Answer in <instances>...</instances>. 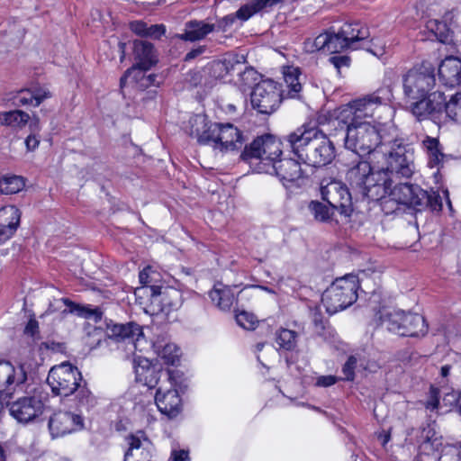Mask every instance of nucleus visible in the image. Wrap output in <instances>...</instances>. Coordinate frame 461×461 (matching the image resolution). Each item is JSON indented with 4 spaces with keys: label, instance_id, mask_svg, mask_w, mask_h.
I'll use <instances>...</instances> for the list:
<instances>
[{
    "label": "nucleus",
    "instance_id": "nucleus-1",
    "mask_svg": "<svg viewBox=\"0 0 461 461\" xmlns=\"http://www.w3.org/2000/svg\"><path fill=\"white\" fill-rule=\"evenodd\" d=\"M393 97L391 86H384L374 93L354 100L342 106L337 118L332 122L346 125L345 147L359 156L371 155L373 159L380 157L382 138L372 118L375 110L389 103Z\"/></svg>",
    "mask_w": 461,
    "mask_h": 461
},
{
    "label": "nucleus",
    "instance_id": "nucleus-2",
    "mask_svg": "<svg viewBox=\"0 0 461 461\" xmlns=\"http://www.w3.org/2000/svg\"><path fill=\"white\" fill-rule=\"evenodd\" d=\"M286 140L294 155L313 167L326 166L335 158L332 141L316 126L303 124Z\"/></svg>",
    "mask_w": 461,
    "mask_h": 461
},
{
    "label": "nucleus",
    "instance_id": "nucleus-3",
    "mask_svg": "<svg viewBox=\"0 0 461 461\" xmlns=\"http://www.w3.org/2000/svg\"><path fill=\"white\" fill-rule=\"evenodd\" d=\"M380 167H372L369 162L362 160L348 169L347 180L356 194L363 199L377 201L385 198L392 178Z\"/></svg>",
    "mask_w": 461,
    "mask_h": 461
},
{
    "label": "nucleus",
    "instance_id": "nucleus-4",
    "mask_svg": "<svg viewBox=\"0 0 461 461\" xmlns=\"http://www.w3.org/2000/svg\"><path fill=\"white\" fill-rule=\"evenodd\" d=\"M47 383L55 395L68 397L76 393V398L81 407L89 406L94 402V397L86 383L82 384L81 373L77 367L68 362H63L51 367Z\"/></svg>",
    "mask_w": 461,
    "mask_h": 461
},
{
    "label": "nucleus",
    "instance_id": "nucleus-5",
    "mask_svg": "<svg viewBox=\"0 0 461 461\" xmlns=\"http://www.w3.org/2000/svg\"><path fill=\"white\" fill-rule=\"evenodd\" d=\"M190 135L196 138L199 143L212 146L214 149L222 152L240 149L244 143L242 132L231 123L210 124L203 131L198 127L201 125L203 129L206 126L203 117L194 116L190 120Z\"/></svg>",
    "mask_w": 461,
    "mask_h": 461
},
{
    "label": "nucleus",
    "instance_id": "nucleus-6",
    "mask_svg": "<svg viewBox=\"0 0 461 461\" xmlns=\"http://www.w3.org/2000/svg\"><path fill=\"white\" fill-rule=\"evenodd\" d=\"M413 110V116L420 122L431 120L439 124L448 118L461 123V93L451 95L447 101L443 92L434 91L429 99L416 104Z\"/></svg>",
    "mask_w": 461,
    "mask_h": 461
},
{
    "label": "nucleus",
    "instance_id": "nucleus-7",
    "mask_svg": "<svg viewBox=\"0 0 461 461\" xmlns=\"http://www.w3.org/2000/svg\"><path fill=\"white\" fill-rule=\"evenodd\" d=\"M404 96L412 100L410 111L413 115L416 104L429 98L436 85L435 69L429 62H422L407 70L402 77Z\"/></svg>",
    "mask_w": 461,
    "mask_h": 461
},
{
    "label": "nucleus",
    "instance_id": "nucleus-8",
    "mask_svg": "<svg viewBox=\"0 0 461 461\" xmlns=\"http://www.w3.org/2000/svg\"><path fill=\"white\" fill-rule=\"evenodd\" d=\"M393 182L390 183V187L385 194L391 200L397 203L412 207L417 212L425 209L439 212L442 209V200L438 194L434 191H426L419 185H413L407 183L398 184L392 187Z\"/></svg>",
    "mask_w": 461,
    "mask_h": 461
},
{
    "label": "nucleus",
    "instance_id": "nucleus-9",
    "mask_svg": "<svg viewBox=\"0 0 461 461\" xmlns=\"http://www.w3.org/2000/svg\"><path fill=\"white\" fill-rule=\"evenodd\" d=\"M161 381L157 390L155 402L159 411L169 418L177 416L182 410L180 392L185 386L184 374L179 370H167L160 377Z\"/></svg>",
    "mask_w": 461,
    "mask_h": 461
},
{
    "label": "nucleus",
    "instance_id": "nucleus-10",
    "mask_svg": "<svg viewBox=\"0 0 461 461\" xmlns=\"http://www.w3.org/2000/svg\"><path fill=\"white\" fill-rule=\"evenodd\" d=\"M359 281L356 275L348 274L337 278L322 295L326 312L332 315L352 305L357 299Z\"/></svg>",
    "mask_w": 461,
    "mask_h": 461
},
{
    "label": "nucleus",
    "instance_id": "nucleus-11",
    "mask_svg": "<svg viewBox=\"0 0 461 461\" xmlns=\"http://www.w3.org/2000/svg\"><path fill=\"white\" fill-rule=\"evenodd\" d=\"M380 156L385 158L386 167H382L392 182L398 177L409 178L412 176L415 169L414 149L402 140H394L390 149L381 150Z\"/></svg>",
    "mask_w": 461,
    "mask_h": 461
},
{
    "label": "nucleus",
    "instance_id": "nucleus-12",
    "mask_svg": "<svg viewBox=\"0 0 461 461\" xmlns=\"http://www.w3.org/2000/svg\"><path fill=\"white\" fill-rule=\"evenodd\" d=\"M282 85L272 80L263 79L253 88L250 95L252 107L262 114H271L277 110L284 96Z\"/></svg>",
    "mask_w": 461,
    "mask_h": 461
},
{
    "label": "nucleus",
    "instance_id": "nucleus-13",
    "mask_svg": "<svg viewBox=\"0 0 461 461\" xmlns=\"http://www.w3.org/2000/svg\"><path fill=\"white\" fill-rule=\"evenodd\" d=\"M281 143L271 135H264L254 140L246 146L241 158L244 160H258V171L264 173V167L267 164H274L282 154Z\"/></svg>",
    "mask_w": 461,
    "mask_h": 461
},
{
    "label": "nucleus",
    "instance_id": "nucleus-14",
    "mask_svg": "<svg viewBox=\"0 0 461 461\" xmlns=\"http://www.w3.org/2000/svg\"><path fill=\"white\" fill-rule=\"evenodd\" d=\"M47 393L36 389L31 396L21 397L12 402L10 414L21 423H28L42 414Z\"/></svg>",
    "mask_w": 461,
    "mask_h": 461
},
{
    "label": "nucleus",
    "instance_id": "nucleus-15",
    "mask_svg": "<svg viewBox=\"0 0 461 461\" xmlns=\"http://www.w3.org/2000/svg\"><path fill=\"white\" fill-rule=\"evenodd\" d=\"M321 194L329 205L338 210L340 214L349 216L353 212L352 196L348 187L338 180H322Z\"/></svg>",
    "mask_w": 461,
    "mask_h": 461
},
{
    "label": "nucleus",
    "instance_id": "nucleus-16",
    "mask_svg": "<svg viewBox=\"0 0 461 461\" xmlns=\"http://www.w3.org/2000/svg\"><path fill=\"white\" fill-rule=\"evenodd\" d=\"M155 276H157L156 271L152 269L150 267H147L142 269L139 274L140 283L143 285L142 289L149 290L151 297L152 303H160L163 304L161 312L168 315L170 314V311L173 309H176L178 307V302H169L168 299L177 298L178 292L175 290H168L165 288L162 291V287L159 285H156L153 283L156 281ZM141 288L137 289V291H140Z\"/></svg>",
    "mask_w": 461,
    "mask_h": 461
},
{
    "label": "nucleus",
    "instance_id": "nucleus-17",
    "mask_svg": "<svg viewBox=\"0 0 461 461\" xmlns=\"http://www.w3.org/2000/svg\"><path fill=\"white\" fill-rule=\"evenodd\" d=\"M107 330L110 337L127 339L128 349L144 352L150 348V343L144 338L142 329L135 322L127 324L111 323L107 324Z\"/></svg>",
    "mask_w": 461,
    "mask_h": 461
},
{
    "label": "nucleus",
    "instance_id": "nucleus-18",
    "mask_svg": "<svg viewBox=\"0 0 461 461\" xmlns=\"http://www.w3.org/2000/svg\"><path fill=\"white\" fill-rule=\"evenodd\" d=\"M48 427L51 438H56L81 430L84 420L79 414L59 411L50 417Z\"/></svg>",
    "mask_w": 461,
    "mask_h": 461
},
{
    "label": "nucleus",
    "instance_id": "nucleus-19",
    "mask_svg": "<svg viewBox=\"0 0 461 461\" xmlns=\"http://www.w3.org/2000/svg\"><path fill=\"white\" fill-rule=\"evenodd\" d=\"M46 313L48 315L73 314L77 317H102L104 312L101 307H93L89 304L82 305L68 298H59L50 303Z\"/></svg>",
    "mask_w": 461,
    "mask_h": 461
},
{
    "label": "nucleus",
    "instance_id": "nucleus-20",
    "mask_svg": "<svg viewBox=\"0 0 461 461\" xmlns=\"http://www.w3.org/2000/svg\"><path fill=\"white\" fill-rule=\"evenodd\" d=\"M127 443L124 461H153L154 445L143 431L128 436Z\"/></svg>",
    "mask_w": 461,
    "mask_h": 461
},
{
    "label": "nucleus",
    "instance_id": "nucleus-21",
    "mask_svg": "<svg viewBox=\"0 0 461 461\" xmlns=\"http://www.w3.org/2000/svg\"><path fill=\"white\" fill-rule=\"evenodd\" d=\"M267 165V167H264V173L276 175L285 186L288 183L300 180L304 176L301 163L294 158H281L274 164Z\"/></svg>",
    "mask_w": 461,
    "mask_h": 461
},
{
    "label": "nucleus",
    "instance_id": "nucleus-22",
    "mask_svg": "<svg viewBox=\"0 0 461 461\" xmlns=\"http://www.w3.org/2000/svg\"><path fill=\"white\" fill-rule=\"evenodd\" d=\"M386 329L399 336H423L427 333L426 319H382Z\"/></svg>",
    "mask_w": 461,
    "mask_h": 461
},
{
    "label": "nucleus",
    "instance_id": "nucleus-23",
    "mask_svg": "<svg viewBox=\"0 0 461 461\" xmlns=\"http://www.w3.org/2000/svg\"><path fill=\"white\" fill-rule=\"evenodd\" d=\"M216 31L214 23H210L205 20H190L185 23L182 33L176 35V38L185 41H199L204 40L210 33Z\"/></svg>",
    "mask_w": 461,
    "mask_h": 461
},
{
    "label": "nucleus",
    "instance_id": "nucleus-24",
    "mask_svg": "<svg viewBox=\"0 0 461 461\" xmlns=\"http://www.w3.org/2000/svg\"><path fill=\"white\" fill-rule=\"evenodd\" d=\"M21 212L14 205L0 209V243L9 240L20 224Z\"/></svg>",
    "mask_w": 461,
    "mask_h": 461
},
{
    "label": "nucleus",
    "instance_id": "nucleus-25",
    "mask_svg": "<svg viewBox=\"0 0 461 461\" xmlns=\"http://www.w3.org/2000/svg\"><path fill=\"white\" fill-rule=\"evenodd\" d=\"M438 77L442 84L447 87H455L461 84V59L447 57L438 67Z\"/></svg>",
    "mask_w": 461,
    "mask_h": 461
},
{
    "label": "nucleus",
    "instance_id": "nucleus-26",
    "mask_svg": "<svg viewBox=\"0 0 461 461\" xmlns=\"http://www.w3.org/2000/svg\"><path fill=\"white\" fill-rule=\"evenodd\" d=\"M133 369L136 380L148 387H154L158 382V371L155 366L145 357L134 355Z\"/></svg>",
    "mask_w": 461,
    "mask_h": 461
},
{
    "label": "nucleus",
    "instance_id": "nucleus-27",
    "mask_svg": "<svg viewBox=\"0 0 461 461\" xmlns=\"http://www.w3.org/2000/svg\"><path fill=\"white\" fill-rule=\"evenodd\" d=\"M339 32L348 43L350 50L362 47L370 35L369 29L358 22L344 23Z\"/></svg>",
    "mask_w": 461,
    "mask_h": 461
},
{
    "label": "nucleus",
    "instance_id": "nucleus-28",
    "mask_svg": "<svg viewBox=\"0 0 461 461\" xmlns=\"http://www.w3.org/2000/svg\"><path fill=\"white\" fill-rule=\"evenodd\" d=\"M51 97L50 92L44 87L21 89L12 98L15 106H39L45 99Z\"/></svg>",
    "mask_w": 461,
    "mask_h": 461
},
{
    "label": "nucleus",
    "instance_id": "nucleus-29",
    "mask_svg": "<svg viewBox=\"0 0 461 461\" xmlns=\"http://www.w3.org/2000/svg\"><path fill=\"white\" fill-rule=\"evenodd\" d=\"M133 55L136 64L144 69H150L158 62V57L152 43L136 40L133 41Z\"/></svg>",
    "mask_w": 461,
    "mask_h": 461
},
{
    "label": "nucleus",
    "instance_id": "nucleus-30",
    "mask_svg": "<svg viewBox=\"0 0 461 461\" xmlns=\"http://www.w3.org/2000/svg\"><path fill=\"white\" fill-rule=\"evenodd\" d=\"M421 149L427 156L429 167L438 170L446 158L438 139L426 135L421 140Z\"/></svg>",
    "mask_w": 461,
    "mask_h": 461
},
{
    "label": "nucleus",
    "instance_id": "nucleus-31",
    "mask_svg": "<svg viewBox=\"0 0 461 461\" xmlns=\"http://www.w3.org/2000/svg\"><path fill=\"white\" fill-rule=\"evenodd\" d=\"M420 448L427 454L441 451L443 438L437 432L434 424H429L423 428L420 433Z\"/></svg>",
    "mask_w": 461,
    "mask_h": 461
},
{
    "label": "nucleus",
    "instance_id": "nucleus-32",
    "mask_svg": "<svg viewBox=\"0 0 461 461\" xmlns=\"http://www.w3.org/2000/svg\"><path fill=\"white\" fill-rule=\"evenodd\" d=\"M209 297L223 312L230 310L235 301V295L231 288L221 283L213 286L209 293Z\"/></svg>",
    "mask_w": 461,
    "mask_h": 461
},
{
    "label": "nucleus",
    "instance_id": "nucleus-33",
    "mask_svg": "<svg viewBox=\"0 0 461 461\" xmlns=\"http://www.w3.org/2000/svg\"><path fill=\"white\" fill-rule=\"evenodd\" d=\"M149 69H144L138 64L133 65L128 68L124 75L120 79L121 87H124L128 79H131L132 83L137 84L140 87H148L155 80V75L145 76V72Z\"/></svg>",
    "mask_w": 461,
    "mask_h": 461
},
{
    "label": "nucleus",
    "instance_id": "nucleus-34",
    "mask_svg": "<svg viewBox=\"0 0 461 461\" xmlns=\"http://www.w3.org/2000/svg\"><path fill=\"white\" fill-rule=\"evenodd\" d=\"M150 348H153L158 356L164 360L167 365L176 366L180 362L181 350L174 343H166L161 345L160 343L150 344Z\"/></svg>",
    "mask_w": 461,
    "mask_h": 461
},
{
    "label": "nucleus",
    "instance_id": "nucleus-35",
    "mask_svg": "<svg viewBox=\"0 0 461 461\" xmlns=\"http://www.w3.org/2000/svg\"><path fill=\"white\" fill-rule=\"evenodd\" d=\"M25 186L23 176L5 175L0 177V194H14L22 191Z\"/></svg>",
    "mask_w": 461,
    "mask_h": 461
},
{
    "label": "nucleus",
    "instance_id": "nucleus-36",
    "mask_svg": "<svg viewBox=\"0 0 461 461\" xmlns=\"http://www.w3.org/2000/svg\"><path fill=\"white\" fill-rule=\"evenodd\" d=\"M30 120V115L21 110H14L0 113V123L12 127H23Z\"/></svg>",
    "mask_w": 461,
    "mask_h": 461
},
{
    "label": "nucleus",
    "instance_id": "nucleus-37",
    "mask_svg": "<svg viewBox=\"0 0 461 461\" xmlns=\"http://www.w3.org/2000/svg\"><path fill=\"white\" fill-rule=\"evenodd\" d=\"M426 28L442 43H447L452 40V32L444 22L429 20L426 23Z\"/></svg>",
    "mask_w": 461,
    "mask_h": 461
},
{
    "label": "nucleus",
    "instance_id": "nucleus-38",
    "mask_svg": "<svg viewBox=\"0 0 461 461\" xmlns=\"http://www.w3.org/2000/svg\"><path fill=\"white\" fill-rule=\"evenodd\" d=\"M308 210L316 221L324 222L331 218L334 209L319 201H312Z\"/></svg>",
    "mask_w": 461,
    "mask_h": 461
},
{
    "label": "nucleus",
    "instance_id": "nucleus-39",
    "mask_svg": "<svg viewBox=\"0 0 461 461\" xmlns=\"http://www.w3.org/2000/svg\"><path fill=\"white\" fill-rule=\"evenodd\" d=\"M284 78L286 87L288 88L287 96L290 98L297 97L302 90V85L298 79V69L293 68L292 70L285 72Z\"/></svg>",
    "mask_w": 461,
    "mask_h": 461
},
{
    "label": "nucleus",
    "instance_id": "nucleus-40",
    "mask_svg": "<svg viewBox=\"0 0 461 461\" xmlns=\"http://www.w3.org/2000/svg\"><path fill=\"white\" fill-rule=\"evenodd\" d=\"M345 50H350L348 43L345 41L339 32L337 33L329 32L328 51L329 53H338Z\"/></svg>",
    "mask_w": 461,
    "mask_h": 461
},
{
    "label": "nucleus",
    "instance_id": "nucleus-41",
    "mask_svg": "<svg viewBox=\"0 0 461 461\" xmlns=\"http://www.w3.org/2000/svg\"><path fill=\"white\" fill-rule=\"evenodd\" d=\"M296 334L294 331L281 329L276 337V343L285 350H291L295 346Z\"/></svg>",
    "mask_w": 461,
    "mask_h": 461
},
{
    "label": "nucleus",
    "instance_id": "nucleus-42",
    "mask_svg": "<svg viewBox=\"0 0 461 461\" xmlns=\"http://www.w3.org/2000/svg\"><path fill=\"white\" fill-rule=\"evenodd\" d=\"M329 32L321 33L312 41H306L305 48L308 51L317 50L328 51Z\"/></svg>",
    "mask_w": 461,
    "mask_h": 461
},
{
    "label": "nucleus",
    "instance_id": "nucleus-43",
    "mask_svg": "<svg viewBox=\"0 0 461 461\" xmlns=\"http://www.w3.org/2000/svg\"><path fill=\"white\" fill-rule=\"evenodd\" d=\"M257 13H258V8L254 0H252L250 3L242 5L234 13V14L236 15L237 19L245 22Z\"/></svg>",
    "mask_w": 461,
    "mask_h": 461
},
{
    "label": "nucleus",
    "instance_id": "nucleus-44",
    "mask_svg": "<svg viewBox=\"0 0 461 461\" xmlns=\"http://www.w3.org/2000/svg\"><path fill=\"white\" fill-rule=\"evenodd\" d=\"M240 59H243V57L240 58L239 56L232 55V54L227 55L226 57H224L222 59V61L228 70V75L233 73L236 70H240V68H238V67H241L243 64L240 61ZM238 73L240 74V71H238Z\"/></svg>",
    "mask_w": 461,
    "mask_h": 461
},
{
    "label": "nucleus",
    "instance_id": "nucleus-45",
    "mask_svg": "<svg viewBox=\"0 0 461 461\" xmlns=\"http://www.w3.org/2000/svg\"><path fill=\"white\" fill-rule=\"evenodd\" d=\"M357 366V358L353 356L349 357L342 368L345 375L344 379L347 381H353L355 378V367Z\"/></svg>",
    "mask_w": 461,
    "mask_h": 461
},
{
    "label": "nucleus",
    "instance_id": "nucleus-46",
    "mask_svg": "<svg viewBox=\"0 0 461 461\" xmlns=\"http://www.w3.org/2000/svg\"><path fill=\"white\" fill-rule=\"evenodd\" d=\"M237 17L234 14H230L222 17L221 20L218 21L217 23H214L216 26L215 32H227L228 29L234 23Z\"/></svg>",
    "mask_w": 461,
    "mask_h": 461
},
{
    "label": "nucleus",
    "instance_id": "nucleus-47",
    "mask_svg": "<svg viewBox=\"0 0 461 461\" xmlns=\"http://www.w3.org/2000/svg\"><path fill=\"white\" fill-rule=\"evenodd\" d=\"M329 61L339 72L342 68H348L351 60L348 56L342 55L330 57Z\"/></svg>",
    "mask_w": 461,
    "mask_h": 461
},
{
    "label": "nucleus",
    "instance_id": "nucleus-48",
    "mask_svg": "<svg viewBox=\"0 0 461 461\" xmlns=\"http://www.w3.org/2000/svg\"><path fill=\"white\" fill-rule=\"evenodd\" d=\"M439 404V391L438 389L431 386L429 390V398L427 401L425 406L427 409L434 411L438 407Z\"/></svg>",
    "mask_w": 461,
    "mask_h": 461
},
{
    "label": "nucleus",
    "instance_id": "nucleus-49",
    "mask_svg": "<svg viewBox=\"0 0 461 461\" xmlns=\"http://www.w3.org/2000/svg\"><path fill=\"white\" fill-rule=\"evenodd\" d=\"M236 324L245 330H255L258 324V319H235Z\"/></svg>",
    "mask_w": 461,
    "mask_h": 461
},
{
    "label": "nucleus",
    "instance_id": "nucleus-50",
    "mask_svg": "<svg viewBox=\"0 0 461 461\" xmlns=\"http://www.w3.org/2000/svg\"><path fill=\"white\" fill-rule=\"evenodd\" d=\"M24 333L33 339H39V324L35 319H30L25 329Z\"/></svg>",
    "mask_w": 461,
    "mask_h": 461
},
{
    "label": "nucleus",
    "instance_id": "nucleus-51",
    "mask_svg": "<svg viewBox=\"0 0 461 461\" xmlns=\"http://www.w3.org/2000/svg\"><path fill=\"white\" fill-rule=\"evenodd\" d=\"M212 70L213 76L216 77H223L226 75H228V70H227L226 66L224 65L222 59L213 61L212 64Z\"/></svg>",
    "mask_w": 461,
    "mask_h": 461
},
{
    "label": "nucleus",
    "instance_id": "nucleus-52",
    "mask_svg": "<svg viewBox=\"0 0 461 461\" xmlns=\"http://www.w3.org/2000/svg\"><path fill=\"white\" fill-rule=\"evenodd\" d=\"M166 32V28L163 24H155L151 26H148V30L146 32V36L158 39Z\"/></svg>",
    "mask_w": 461,
    "mask_h": 461
},
{
    "label": "nucleus",
    "instance_id": "nucleus-53",
    "mask_svg": "<svg viewBox=\"0 0 461 461\" xmlns=\"http://www.w3.org/2000/svg\"><path fill=\"white\" fill-rule=\"evenodd\" d=\"M206 49L207 48L205 45H199V46L192 49L190 51H188L185 54L184 60L188 62V61H191V60L202 56L206 51Z\"/></svg>",
    "mask_w": 461,
    "mask_h": 461
},
{
    "label": "nucleus",
    "instance_id": "nucleus-54",
    "mask_svg": "<svg viewBox=\"0 0 461 461\" xmlns=\"http://www.w3.org/2000/svg\"><path fill=\"white\" fill-rule=\"evenodd\" d=\"M338 381L334 375H322L317 378L316 385L320 387H328L333 385Z\"/></svg>",
    "mask_w": 461,
    "mask_h": 461
},
{
    "label": "nucleus",
    "instance_id": "nucleus-55",
    "mask_svg": "<svg viewBox=\"0 0 461 461\" xmlns=\"http://www.w3.org/2000/svg\"><path fill=\"white\" fill-rule=\"evenodd\" d=\"M282 1L283 0H254L258 12L272 8Z\"/></svg>",
    "mask_w": 461,
    "mask_h": 461
},
{
    "label": "nucleus",
    "instance_id": "nucleus-56",
    "mask_svg": "<svg viewBox=\"0 0 461 461\" xmlns=\"http://www.w3.org/2000/svg\"><path fill=\"white\" fill-rule=\"evenodd\" d=\"M25 145L28 151L34 150L40 144V138L35 133H31L25 139Z\"/></svg>",
    "mask_w": 461,
    "mask_h": 461
},
{
    "label": "nucleus",
    "instance_id": "nucleus-57",
    "mask_svg": "<svg viewBox=\"0 0 461 461\" xmlns=\"http://www.w3.org/2000/svg\"><path fill=\"white\" fill-rule=\"evenodd\" d=\"M132 32L140 36H146L148 26L143 22H134L131 24Z\"/></svg>",
    "mask_w": 461,
    "mask_h": 461
},
{
    "label": "nucleus",
    "instance_id": "nucleus-58",
    "mask_svg": "<svg viewBox=\"0 0 461 461\" xmlns=\"http://www.w3.org/2000/svg\"><path fill=\"white\" fill-rule=\"evenodd\" d=\"M378 315V317H386V318H389V317H393V315H401V314H403V312L401 311V312H396L395 310H392L391 307H388V306H383L382 308L379 309V311L377 312L376 313Z\"/></svg>",
    "mask_w": 461,
    "mask_h": 461
},
{
    "label": "nucleus",
    "instance_id": "nucleus-59",
    "mask_svg": "<svg viewBox=\"0 0 461 461\" xmlns=\"http://www.w3.org/2000/svg\"><path fill=\"white\" fill-rule=\"evenodd\" d=\"M172 458L174 461H189L188 453L185 450H174Z\"/></svg>",
    "mask_w": 461,
    "mask_h": 461
},
{
    "label": "nucleus",
    "instance_id": "nucleus-60",
    "mask_svg": "<svg viewBox=\"0 0 461 461\" xmlns=\"http://www.w3.org/2000/svg\"><path fill=\"white\" fill-rule=\"evenodd\" d=\"M29 126L32 131V133L36 134L37 132H39L41 131V123H40L39 117L36 115H33Z\"/></svg>",
    "mask_w": 461,
    "mask_h": 461
},
{
    "label": "nucleus",
    "instance_id": "nucleus-61",
    "mask_svg": "<svg viewBox=\"0 0 461 461\" xmlns=\"http://www.w3.org/2000/svg\"><path fill=\"white\" fill-rule=\"evenodd\" d=\"M47 348L51 349L52 351H56V352H61L64 348V346L60 343H50V344H47Z\"/></svg>",
    "mask_w": 461,
    "mask_h": 461
},
{
    "label": "nucleus",
    "instance_id": "nucleus-62",
    "mask_svg": "<svg viewBox=\"0 0 461 461\" xmlns=\"http://www.w3.org/2000/svg\"><path fill=\"white\" fill-rule=\"evenodd\" d=\"M234 312H235L236 318L248 317L249 314V312L245 309L235 308Z\"/></svg>",
    "mask_w": 461,
    "mask_h": 461
},
{
    "label": "nucleus",
    "instance_id": "nucleus-63",
    "mask_svg": "<svg viewBox=\"0 0 461 461\" xmlns=\"http://www.w3.org/2000/svg\"><path fill=\"white\" fill-rule=\"evenodd\" d=\"M449 371H450L449 366H443L440 370L441 375L444 377L447 376L449 374Z\"/></svg>",
    "mask_w": 461,
    "mask_h": 461
},
{
    "label": "nucleus",
    "instance_id": "nucleus-64",
    "mask_svg": "<svg viewBox=\"0 0 461 461\" xmlns=\"http://www.w3.org/2000/svg\"><path fill=\"white\" fill-rule=\"evenodd\" d=\"M456 402H457L456 411L461 415V393H459V394H458Z\"/></svg>",
    "mask_w": 461,
    "mask_h": 461
}]
</instances>
